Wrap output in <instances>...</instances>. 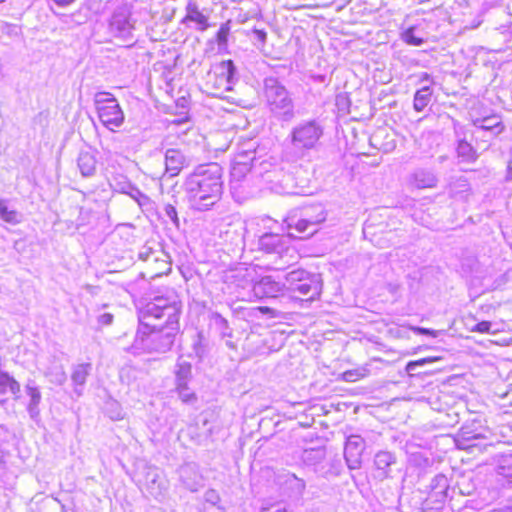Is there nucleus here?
<instances>
[{"label":"nucleus","instance_id":"1","mask_svg":"<svg viewBox=\"0 0 512 512\" xmlns=\"http://www.w3.org/2000/svg\"><path fill=\"white\" fill-rule=\"evenodd\" d=\"M181 303L176 299L156 297L140 312L137 337L149 352L166 353L174 345L179 332Z\"/></svg>","mask_w":512,"mask_h":512},{"label":"nucleus","instance_id":"2","mask_svg":"<svg viewBox=\"0 0 512 512\" xmlns=\"http://www.w3.org/2000/svg\"><path fill=\"white\" fill-rule=\"evenodd\" d=\"M223 168L216 162L198 165L184 182V191L193 210L208 211L223 193Z\"/></svg>","mask_w":512,"mask_h":512},{"label":"nucleus","instance_id":"3","mask_svg":"<svg viewBox=\"0 0 512 512\" xmlns=\"http://www.w3.org/2000/svg\"><path fill=\"white\" fill-rule=\"evenodd\" d=\"M263 97L271 115L282 122H290L295 116V102L292 94L276 77H266L263 81Z\"/></svg>","mask_w":512,"mask_h":512},{"label":"nucleus","instance_id":"4","mask_svg":"<svg viewBox=\"0 0 512 512\" xmlns=\"http://www.w3.org/2000/svg\"><path fill=\"white\" fill-rule=\"evenodd\" d=\"M327 219V211L322 204H314L302 207L298 215L291 216L288 219L289 229L294 228L299 234L300 239L313 236L318 231V226Z\"/></svg>","mask_w":512,"mask_h":512},{"label":"nucleus","instance_id":"5","mask_svg":"<svg viewBox=\"0 0 512 512\" xmlns=\"http://www.w3.org/2000/svg\"><path fill=\"white\" fill-rule=\"evenodd\" d=\"M236 67L232 60H224L215 64L208 72L206 80L207 92L214 97L225 98L226 92L235 84Z\"/></svg>","mask_w":512,"mask_h":512},{"label":"nucleus","instance_id":"6","mask_svg":"<svg viewBox=\"0 0 512 512\" xmlns=\"http://www.w3.org/2000/svg\"><path fill=\"white\" fill-rule=\"evenodd\" d=\"M286 289L297 292L302 296L314 300L322 291V279L320 274L311 273L302 268L293 269L285 274Z\"/></svg>","mask_w":512,"mask_h":512},{"label":"nucleus","instance_id":"7","mask_svg":"<svg viewBox=\"0 0 512 512\" xmlns=\"http://www.w3.org/2000/svg\"><path fill=\"white\" fill-rule=\"evenodd\" d=\"M323 133V127L318 121L314 119L301 121L291 130L292 148L301 156H304L308 151L317 148Z\"/></svg>","mask_w":512,"mask_h":512},{"label":"nucleus","instance_id":"8","mask_svg":"<svg viewBox=\"0 0 512 512\" xmlns=\"http://www.w3.org/2000/svg\"><path fill=\"white\" fill-rule=\"evenodd\" d=\"M94 105L100 122L110 131H116L125 120V115L113 94L105 91L94 95Z\"/></svg>","mask_w":512,"mask_h":512},{"label":"nucleus","instance_id":"9","mask_svg":"<svg viewBox=\"0 0 512 512\" xmlns=\"http://www.w3.org/2000/svg\"><path fill=\"white\" fill-rule=\"evenodd\" d=\"M453 498L449 480L444 474H437L431 480L427 497L423 501V509L427 512H437L442 509L448 498Z\"/></svg>","mask_w":512,"mask_h":512},{"label":"nucleus","instance_id":"10","mask_svg":"<svg viewBox=\"0 0 512 512\" xmlns=\"http://www.w3.org/2000/svg\"><path fill=\"white\" fill-rule=\"evenodd\" d=\"M111 34L125 42L134 41L135 22L131 18V11L127 6L115 9L109 23Z\"/></svg>","mask_w":512,"mask_h":512},{"label":"nucleus","instance_id":"11","mask_svg":"<svg viewBox=\"0 0 512 512\" xmlns=\"http://www.w3.org/2000/svg\"><path fill=\"white\" fill-rule=\"evenodd\" d=\"M366 442L360 435H350L344 446V459L350 470L360 469Z\"/></svg>","mask_w":512,"mask_h":512},{"label":"nucleus","instance_id":"12","mask_svg":"<svg viewBox=\"0 0 512 512\" xmlns=\"http://www.w3.org/2000/svg\"><path fill=\"white\" fill-rule=\"evenodd\" d=\"M286 284L274 280L270 275L261 277L254 282L252 292L258 299H274L283 295Z\"/></svg>","mask_w":512,"mask_h":512},{"label":"nucleus","instance_id":"13","mask_svg":"<svg viewBox=\"0 0 512 512\" xmlns=\"http://www.w3.org/2000/svg\"><path fill=\"white\" fill-rule=\"evenodd\" d=\"M178 473L181 483L187 490L196 492L203 487L204 479L196 463H184L178 469Z\"/></svg>","mask_w":512,"mask_h":512},{"label":"nucleus","instance_id":"14","mask_svg":"<svg viewBox=\"0 0 512 512\" xmlns=\"http://www.w3.org/2000/svg\"><path fill=\"white\" fill-rule=\"evenodd\" d=\"M397 463L396 456L390 451H378L374 456V477L380 481L391 478L392 467Z\"/></svg>","mask_w":512,"mask_h":512},{"label":"nucleus","instance_id":"15","mask_svg":"<svg viewBox=\"0 0 512 512\" xmlns=\"http://www.w3.org/2000/svg\"><path fill=\"white\" fill-rule=\"evenodd\" d=\"M408 182L417 189H431L437 186L438 178L431 169L416 168L409 175Z\"/></svg>","mask_w":512,"mask_h":512},{"label":"nucleus","instance_id":"16","mask_svg":"<svg viewBox=\"0 0 512 512\" xmlns=\"http://www.w3.org/2000/svg\"><path fill=\"white\" fill-rule=\"evenodd\" d=\"M259 249L266 253H274L282 255L288 250L287 242L284 237L275 233H265L258 241Z\"/></svg>","mask_w":512,"mask_h":512},{"label":"nucleus","instance_id":"17","mask_svg":"<svg viewBox=\"0 0 512 512\" xmlns=\"http://www.w3.org/2000/svg\"><path fill=\"white\" fill-rule=\"evenodd\" d=\"M276 481L280 486L287 488L291 496H302L306 488V483L303 479L288 471L279 473L276 476Z\"/></svg>","mask_w":512,"mask_h":512},{"label":"nucleus","instance_id":"18","mask_svg":"<svg viewBox=\"0 0 512 512\" xmlns=\"http://www.w3.org/2000/svg\"><path fill=\"white\" fill-rule=\"evenodd\" d=\"M25 393L29 397V402L27 404V411L29 416L33 420H37L40 415L39 405L41 403L42 395L40 388L36 385V382L32 379H29L25 384Z\"/></svg>","mask_w":512,"mask_h":512},{"label":"nucleus","instance_id":"19","mask_svg":"<svg viewBox=\"0 0 512 512\" xmlns=\"http://www.w3.org/2000/svg\"><path fill=\"white\" fill-rule=\"evenodd\" d=\"M185 163L186 158L180 150L170 148L165 152L166 173L170 177L178 175L185 166Z\"/></svg>","mask_w":512,"mask_h":512},{"label":"nucleus","instance_id":"20","mask_svg":"<svg viewBox=\"0 0 512 512\" xmlns=\"http://www.w3.org/2000/svg\"><path fill=\"white\" fill-rule=\"evenodd\" d=\"M476 489L477 485L474 476L471 473L461 474L458 476L455 486L452 488V494L454 495L457 491L459 495L470 496Z\"/></svg>","mask_w":512,"mask_h":512},{"label":"nucleus","instance_id":"21","mask_svg":"<svg viewBox=\"0 0 512 512\" xmlns=\"http://www.w3.org/2000/svg\"><path fill=\"white\" fill-rule=\"evenodd\" d=\"M188 21L195 22L198 25V29L204 31L208 28V18L202 12L199 11L198 6L195 2H188L186 6V16L182 20L183 23Z\"/></svg>","mask_w":512,"mask_h":512},{"label":"nucleus","instance_id":"22","mask_svg":"<svg viewBox=\"0 0 512 512\" xmlns=\"http://www.w3.org/2000/svg\"><path fill=\"white\" fill-rule=\"evenodd\" d=\"M77 165L83 177H91L96 172L97 160L92 153L82 151L78 155Z\"/></svg>","mask_w":512,"mask_h":512},{"label":"nucleus","instance_id":"23","mask_svg":"<svg viewBox=\"0 0 512 512\" xmlns=\"http://www.w3.org/2000/svg\"><path fill=\"white\" fill-rule=\"evenodd\" d=\"M483 435L481 433H476L469 429L468 426L462 427L457 435V444L462 449H469L473 447H477L478 440L482 439Z\"/></svg>","mask_w":512,"mask_h":512},{"label":"nucleus","instance_id":"24","mask_svg":"<svg viewBox=\"0 0 512 512\" xmlns=\"http://www.w3.org/2000/svg\"><path fill=\"white\" fill-rule=\"evenodd\" d=\"M455 133L458 138V144L456 148L458 157L466 162H474L477 159V153L475 149L465 139L460 138V133L457 129L455 130Z\"/></svg>","mask_w":512,"mask_h":512},{"label":"nucleus","instance_id":"25","mask_svg":"<svg viewBox=\"0 0 512 512\" xmlns=\"http://www.w3.org/2000/svg\"><path fill=\"white\" fill-rule=\"evenodd\" d=\"M20 393V384L7 372L0 371V394L17 397Z\"/></svg>","mask_w":512,"mask_h":512},{"label":"nucleus","instance_id":"26","mask_svg":"<svg viewBox=\"0 0 512 512\" xmlns=\"http://www.w3.org/2000/svg\"><path fill=\"white\" fill-rule=\"evenodd\" d=\"M433 90L430 86H423L414 94L413 108L417 112H422L431 102Z\"/></svg>","mask_w":512,"mask_h":512},{"label":"nucleus","instance_id":"27","mask_svg":"<svg viewBox=\"0 0 512 512\" xmlns=\"http://www.w3.org/2000/svg\"><path fill=\"white\" fill-rule=\"evenodd\" d=\"M176 385L185 384L192 378V365L190 362L179 359L175 368Z\"/></svg>","mask_w":512,"mask_h":512},{"label":"nucleus","instance_id":"28","mask_svg":"<svg viewBox=\"0 0 512 512\" xmlns=\"http://www.w3.org/2000/svg\"><path fill=\"white\" fill-rule=\"evenodd\" d=\"M50 383L55 385H63L67 380L64 367L61 364L50 366L44 373Z\"/></svg>","mask_w":512,"mask_h":512},{"label":"nucleus","instance_id":"29","mask_svg":"<svg viewBox=\"0 0 512 512\" xmlns=\"http://www.w3.org/2000/svg\"><path fill=\"white\" fill-rule=\"evenodd\" d=\"M211 324L217 329L220 335L232 337V329L229 327L228 321L218 312H212L209 316Z\"/></svg>","mask_w":512,"mask_h":512},{"label":"nucleus","instance_id":"30","mask_svg":"<svg viewBox=\"0 0 512 512\" xmlns=\"http://www.w3.org/2000/svg\"><path fill=\"white\" fill-rule=\"evenodd\" d=\"M91 364L83 363L74 367L71 379L76 386H83L86 383L87 376L90 374Z\"/></svg>","mask_w":512,"mask_h":512},{"label":"nucleus","instance_id":"31","mask_svg":"<svg viewBox=\"0 0 512 512\" xmlns=\"http://www.w3.org/2000/svg\"><path fill=\"white\" fill-rule=\"evenodd\" d=\"M475 125L484 131H490L493 135H498L502 132L503 126L496 118H484L475 122Z\"/></svg>","mask_w":512,"mask_h":512},{"label":"nucleus","instance_id":"32","mask_svg":"<svg viewBox=\"0 0 512 512\" xmlns=\"http://www.w3.org/2000/svg\"><path fill=\"white\" fill-rule=\"evenodd\" d=\"M257 168L247 166L245 163L241 162H233L232 168H231V181L232 183L234 181H241L247 173L250 171H256Z\"/></svg>","mask_w":512,"mask_h":512},{"label":"nucleus","instance_id":"33","mask_svg":"<svg viewBox=\"0 0 512 512\" xmlns=\"http://www.w3.org/2000/svg\"><path fill=\"white\" fill-rule=\"evenodd\" d=\"M132 185L133 184L129 181V179L122 174H117L113 176L110 182V186L113 190L123 194L129 192V190H131Z\"/></svg>","mask_w":512,"mask_h":512},{"label":"nucleus","instance_id":"34","mask_svg":"<svg viewBox=\"0 0 512 512\" xmlns=\"http://www.w3.org/2000/svg\"><path fill=\"white\" fill-rule=\"evenodd\" d=\"M159 254V251H155L150 247L144 246L139 251L138 258L144 262H150V260H154L156 264L168 266V263L165 260L160 259Z\"/></svg>","mask_w":512,"mask_h":512},{"label":"nucleus","instance_id":"35","mask_svg":"<svg viewBox=\"0 0 512 512\" xmlns=\"http://www.w3.org/2000/svg\"><path fill=\"white\" fill-rule=\"evenodd\" d=\"M415 26H411L404 31L401 32L400 38L403 42L411 46H421L424 43V39L422 37H417L415 35Z\"/></svg>","mask_w":512,"mask_h":512},{"label":"nucleus","instance_id":"36","mask_svg":"<svg viewBox=\"0 0 512 512\" xmlns=\"http://www.w3.org/2000/svg\"><path fill=\"white\" fill-rule=\"evenodd\" d=\"M497 472L499 475L507 479L508 483L512 485V455L505 456L501 459Z\"/></svg>","mask_w":512,"mask_h":512},{"label":"nucleus","instance_id":"37","mask_svg":"<svg viewBox=\"0 0 512 512\" xmlns=\"http://www.w3.org/2000/svg\"><path fill=\"white\" fill-rule=\"evenodd\" d=\"M0 217L5 222L16 224L19 222V215L15 210H9L7 201L0 199Z\"/></svg>","mask_w":512,"mask_h":512},{"label":"nucleus","instance_id":"38","mask_svg":"<svg viewBox=\"0 0 512 512\" xmlns=\"http://www.w3.org/2000/svg\"><path fill=\"white\" fill-rule=\"evenodd\" d=\"M234 162H243L247 166H251L258 169V166H262L264 162H259L258 159L255 157L254 151H245L242 153H239Z\"/></svg>","mask_w":512,"mask_h":512},{"label":"nucleus","instance_id":"39","mask_svg":"<svg viewBox=\"0 0 512 512\" xmlns=\"http://www.w3.org/2000/svg\"><path fill=\"white\" fill-rule=\"evenodd\" d=\"M176 390L183 403L192 404L197 399L195 393L188 387V383L177 384Z\"/></svg>","mask_w":512,"mask_h":512},{"label":"nucleus","instance_id":"40","mask_svg":"<svg viewBox=\"0 0 512 512\" xmlns=\"http://www.w3.org/2000/svg\"><path fill=\"white\" fill-rule=\"evenodd\" d=\"M325 457L323 449H308L303 453V460L309 464H315L322 461Z\"/></svg>","mask_w":512,"mask_h":512},{"label":"nucleus","instance_id":"41","mask_svg":"<svg viewBox=\"0 0 512 512\" xmlns=\"http://www.w3.org/2000/svg\"><path fill=\"white\" fill-rule=\"evenodd\" d=\"M438 360H441V358L440 357H426V358H422V359H419L416 361H410L406 365V371L408 374L414 375L417 367L424 366L426 364H429V363H432V362H435Z\"/></svg>","mask_w":512,"mask_h":512},{"label":"nucleus","instance_id":"42","mask_svg":"<svg viewBox=\"0 0 512 512\" xmlns=\"http://www.w3.org/2000/svg\"><path fill=\"white\" fill-rule=\"evenodd\" d=\"M367 373L368 369L366 368L347 370L342 374V379L346 382H355L358 379L365 377Z\"/></svg>","mask_w":512,"mask_h":512},{"label":"nucleus","instance_id":"43","mask_svg":"<svg viewBox=\"0 0 512 512\" xmlns=\"http://www.w3.org/2000/svg\"><path fill=\"white\" fill-rule=\"evenodd\" d=\"M204 336L202 332L197 333L193 338L192 348L195 355L199 358L205 354Z\"/></svg>","mask_w":512,"mask_h":512},{"label":"nucleus","instance_id":"44","mask_svg":"<svg viewBox=\"0 0 512 512\" xmlns=\"http://www.w3.org/2000/svg\"><path fill=\"white\" fill-rule=\"evenodd\" d=\"M126 194L133 198L140 206H144L149 202V198L135 185H132L131 190H129V192Z\"/></svg>","mask_w":512,"mask_h":512},{"label":"nucleus","instance_id":"45","mask_svg":"<svg viewBox=\"0 0 512 512\" xmlns=\"http://www.w3.org/2000/svg\"><path fill=\"white\" fill-rule=\"evenodd\" d=\"M163 211H164V216L167 219H169L175 227L179 228L180 221L178 218L176 208L172 204H165Z\"/></svg>","mask_w":512,"mask_h":512},{"label":"nucleus","instance_id":"46","mask_svg":"<svg viewBox=\"0 0 512 512\" xmlns=\"http://www.w3.org/2000/svg\"><path fill=\"white\" fill-rule=\"evenodd\" d=\"M261 512H292L284 503H273L262 507Z\"/></svg>","mask_w":512,"mask_h":512},{"label":"nucleus","instance_id":"47","mask_svg":"<svg viewBox=\"0 0 512 512\" xmlns=\"http://www.w3.org/2000/svg\"><path fill=\"white\" fill-rule=\"evenodd\" d=\"M205 501L212 505H217L220 502V496L214 489H209L204 494Z\"/></svg>","mask_w":512,"mask_h":512},{"label":"nucleus","instance_id":"48","mask_svg":"<svg viewBox=\"0 0 512 512\" xmlns=\"http://www.w3.org/2000/svg\"><path fill=\"white\" fill-rule=\"evenodd\" d=\"M229 35V27L227 25H222L217 32L216 38L219 45L225 44L227 42Z\"/></svg>","mask_w":512,"mask_h":512},{"label":"nucleus","instance_id":"49","mask_svg":"<svg viewBox=\"0 0 512 512\" xmlns=\"http://www.w3.org/2000/svg\"><path fill=\"white\" fill-rule=\"evenodd\" d=\"M410 329L414 333H416V334L428 335V336H431V337H437L439 335V331L433 330V329H429V328L412 326Z\"/></svg>","mask_w":512,"mask_h":512},{"label":"nucleus","instance_id":"50","mask_svg":"<svg viewBox=\"0 0 512 512\" xmlns=\"http://www.w3.org/2000/svg\"><path fill=\"white\" fill-rule=\"evenodd\" d=\"M147 263L148 266L151 268V277L159 276L164 273L165 269H168L167 266L156 264L154 260H150V262Z\"/></svg>","mask_w":512,"mask_h":512},{"label":"nucleus","instance_id":"51","mask_svg":"<svg viewBox=\"0 0 512 512\" xmlns=\"http://www.w3.org/2000/svg\"><path fill=\"white\" fill-rule=\"evenodd\" d=\"M491 327L492 323L490 321H481L472 328V331L479 333H490Z\"/></svg>","mask_w":512,"mask_h":512},{"label":"nucleus","instance_id":"52","mask_svg":"<svg viewBox=\"0 0 512 512\" xmlns=\"http://www.w3.org/2000/svg\"><path fill=\"white\" fill-rule=\"evenodd\" d=\"M113 318H114L113 314H111L109 312L101 313L97 317L98 323L101 325H105V326L111 325L113 322Z\"/></svg>","mask_w":512,"mask_h":512},{"label":"nucleus","instance_id":"53","mask_svg":"<svg viewBox=\"0 0 512 512\" xmlns=\"http://www.w3.org/2000/svg\"><path fill=\"white\" fill-rule=\"evenodd\" d=\"M419 82H431L433 83V78L427 72H423L419 75Z\"/></svg>","mask_w":512,"mask_h":512},{"label":"nucleus","instance_id":"54","mask_svg":"<svg viewBox=\"0 0 512 512\" xmlns=\"http://www.w3.org/2000/svg\"><path fill=\"white\" fill-rule=\"evenodd\" d=\"M55 4L59 5V6H68L70 4H72L75 0H52Z\"/></svg>","mask_w":512,"mask_h":512},{"label":"nucleus","instance_id":"55","mask_svg":"<svg viewBox=\"0 0 512 512\" xmlns=\"http://www.w3.org/2000/svg\"><path fill=\"white\" fill-rule=\"evenodd\" d=\"M255 33L257 34V37L259 40H261V41L266 40L267 34L263 30H256Z\"/></svg>","mask_w":512,"mask_h":512},{"label":"nucleus","instance_id":"56","mask_svg":"<svg viewBox=\"0 0 512 512\" xmlns=\"http://www.w3.org/2000/svg\"><path fill=\"white\" fill-rule=\"evenodd\" d=\"M491 512H512V506H507L502 509L493 510Z\"/></svg>","mask_w":512,"mask_h":512},{"label":"nucleus","instance_id":"57","mask_svg":"<svg viewBox=\"0 0 512 512\" xmlns=\"http://www.w3.org/2000/svg\"><path fill=\"white\" fill-rule=\"evenodd\" d=\"M113 420H119V419H122L123 416L121 414V411H117L115 415H111L110 416Z\"/></svg>","mask_w":512,"mask_h":512},{"label":"nucleus","instance_id":"58","mask_svg":"<svg viewBox=\"0 0 512 512\" xmlns=\"http://www.w3.org/2000/svg\"><path fill=\"white\" fill-rule=\"evenodd\" d=\"M281 188H282V192H283V193H287V194L294 193L293 191H289V190L287 189V184H285V185H282V184H281Z\"/></svg>","mask_w":512,"mask_h":512},{"label":"nucleus","instance_id":"59","mask_svg":"<svg viewBox=\"0 0 512 512\" xmlns=\"http://www.w3.org/2000/svg\"><path fill=\"white\" fill-rule=\"evenodd\" d=\"M420 459H422L421 455H417V454L413 455V461H414L415 463H418V461H419Z\"/></svg>","mask_w":512,"mask_h":512},{"label":"nucleus","instance_id":"60","mask_svg":"<svg viewBox=\"0 0 512 512\" xmlns=\"http://www.w3.org/2000/svg\"><path fill=\"white\" fill-rule=\"evenodd\" d=\"M226 344H227L229 347H231V348H233V347H234L231 341H227V342H226Z\"/></svg>","mask_w":512,"mask_h":512},{"label":"nucleus","instance_id":"61","mask_svg":"<svg viewBox=\"0 0 512 512\" xmlns=\"http://www.w3.org/2000/svg\"><path fill=\"white\" fill-rule=\"evenodd\" d=\"M267 181H270V182H272V181H273V179H272V177H271V175H270V174H268V175H267Z\"/></svg>","mask_w":512,"mask_h":512},{"label":"nucleus","instance_id":"62","mask_svg":"<svg viewBox=\"0 0 512 512\" xmlns=\"http://www.w3.org/2000/svg\"><path fill=\"white\" fill-rule=\"evenodd\" d=\"M75 392L80 395L81 394V391L78 389V388H75Z\"/></svg>","mask_w":512,"mask_h":512},{"label":"nucleus","instance_id":"63","mask_svg":"<svg viewBox=\"0 0 512 512\" xmlns=\"http://www.w3.org/2000/svg\"><path fill=\"white\" fill-rule=\"evenodd\" d=\"M268 310H269V307H264V308H262V311H264V312H266V311H268Z\"/></svg>","mask_w":512,"mask_h":512},{"label":"nucleus","instance_id":"64","mask_svg":"<svg viewBox=\"0 0 512 512\" xmlns=\"http://www.w3.org/2000/svg\"><path fill=\"white\" fill-rule=\"evenodd\" d=\"M288 236L291 238H296L292 233H289Z\"/></svg>","mask_w":512,"mask_h":512}]
</instances>
